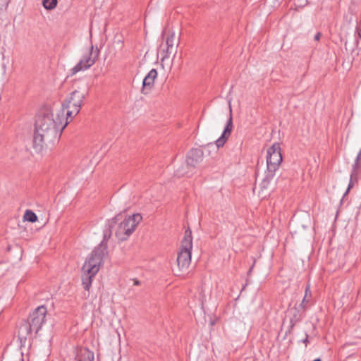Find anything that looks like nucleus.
<instances>
[{
	"label": "nucleus",
	"mask_w": 361,
	"mask_h": 361,
	"mask_svg": "<svg viewBox=\"0 0 361 361\" xmlns=\"http://www.w3.org/2000/svg\"><path fill=\"white\" fill-rule=\"evenodd\" d=\"M68 123L67 121L63 125L58 123L52 114L39 115L35 121L33 136V148L35 152H42L49 143L56 140Z\"/></svg>",
	"instance_id": "f257e3e1"
},
{
	"label": "nucleus",
	"mask_w": 361,
	"mask_h": 361,
	"mask_svg": "<svg viewBox=\"0 0 361 361\" xmlns=\"http://www.w3.org/2000/svg\"><path fill=\"white\" fill-rule=\"evenodd\" d=\"M107 248V245L104 242L100 243L85 260L82 267V271L97 274L103 264L104 257L108 254Z\"/></svg>",
	"instance_id": "f03ea898"
},
{
	"label": "nucleus",
	"mask_w": 361,
	"mask_h": 361,
	"mask_svg": "<svg viewBox=\"0 0 361 361\" xmlns=\"http://www.w3.org/2000/svg\"><path fill=\"white\" fill-rule=\"evenodd\" d=\"M85 91L76 90L73 91L68 98H67L62 104L63 109L66 110V121L75 116L80 110L81 105L85 97Z\"/></svg>",
	"instance_id": "7ed1b4c3"
},
{
	"label": "nucleus",
	"mask_w": 361,
	"mask_h": 361,
	"mask_svg": "<svg viewBox=\"0 0 361 361\" xmlns=\"http://www.w3.org/2000/svg\"><path fill=\"white\" fill-rule=\"evenodd\" d=\"M192 248V237L190 230L186 231L181 242L180 250L177 256V264L180 271H185L191 262V250Z\"/></svg>",
	"instance_id": "20e7f679"
},
{
	"label": "nucleus",
	"mask_w": 361,
	"mask_h": 361,
	"mask_svg": "<svg viewBox=\"0 0 361 361\" xmlns=\"http://www.w3.org/2000/svg\"><path fill=\"white\" fill-rule=\"evenodd\" d=\"M142 217L140 214H133L126 218L117 226L115 235L120 240H126L135 231Z\"/></svg>",
	"instance_id": "39448f33"
},
{
	"label": "nucleus",
	"mask_w": 361,
	"mask_h": 361,
	"mask_svg": "<svg viewBox=\"0 0 361 361\" xmlns=\"http://www.w3.org/2000/svg\"><path fill=\"white\" fill-rule=\"evenodd\" d=\"M98 54L99 50L94 51V47L92 45L83 54L79 62L71 69V75H73L80 71L90 68L95 63Z\"/></svg>",
	"instance_id": "423d86ee"
},
{
	"label": "nucleus",
	"mask_w": 361,
	"mask_h": 361,
	"mask_svg": "<svg viewBox=\"0 0 361 361\" xmlns=\"http://www.w3.org/2000/svg\"><path fill=\"white\" fill-rule=\"evenodd\" d=\"M282 160L283 158L280 144L275 142L267 149V171L275 173L281 164Z\"/></svg>",
	"instance_id": "0eeeda50"
},
{
	"label": "nucleus",
	"mask_w": 361,
	"mask_h": 361,
	"mask_svg": "<svg viewBox=\"0 0 361 361\" xmlns=\"http://www.w3.org/2000/svg\"><path fill=\"white\" fill-rule=\"evenodd\" d=\"M47 313V307L44 305H41L37 307L28 317L27 321L34 330L35 334H38L43 324L46 322Z\"/></svg>",
	"instance_id": "6e6552de"
},
{
	"label": "nucleus",
	"mask_w": 361,
	"mask_h": 361,
	"mask_svg": "<svg viewBox=\"0 0 361 361\" xmlns=\"http://www.w3.org/2000/svg\"><path fill=\"white\" fill-rule=\"evenodd\" d=\"M204 152L201 149H192L187 155L186 163L190 167L195 168L203 161Z\"/></svg>",
	"instance_id": "1a4fd4ad"
},
{
	"label": "nucleus",
	"mask_w": 361,
	"mask_h": 361,
	"mask_svg": "<svg viewBox=\"0 0 361 361\" xmlns=\"http://www.w3.org/2000/svg\"><path fill=\"white\" fill-rule=\"evenodd\" d=\"M157 77V71L156 69H152L148 74L145 77L142 82V87L141 92L143 94H147L153 88L154 85V80Z\"/></svg>",
	"instance_id": "9d476101"
},
{
	"label": "nucleus",
	"mask_w": 361,
	"mask_h": 361,
	"mask_svg": "<svg viewBox=\"0 0 361 361\" xmlns=\"http://www.w3.org/2000/svg\"><path fill=\"white\" fill-rule=\"evenodd\" d=\"M275 173H271L269 171L265 172L264 178L262 179V182L259 183V195L262 197H265L270 192L269 190V186L270 185L271 181L274 177Z\"/></svg>",
	"instance_id": "9b49d317"
},
{
	"label": "nucleus",
	"mask_w": 361,
	"mask_h": 361,
	"mask_svg": "<svg viewBox=\"0 0 361 361\" xmlns=\"http://www.w3.org/2000/svg\"><path fill=\"white\" fill-rule=\"evenodd\" d=\"M232 129H233V121H232V115L231 113L230 117L227 121L226 126L224 128V130L221 136L216 141V145L218 148L224 146L226 141L228 140V137L230 136Z\"/></svg>",
	"instance_id": "f8f14e48"
},
{
	"label": "nucleus",
	"mask_w": 361,
	"mask_h": 361,
	"mask_svg": "<svg viewBox=\"0 0 361 361\" xmlns=\"http://www.w3.org/2000/svg\"><path fill=\"white\" fill-rule=\"evenodd\" d=\"M34 330L27 320L24 321L19 326L18 337L20 342L25 341L27 336L30 335Z\"/></svg>",
	"instance_id": "ddd939ff"
},
{
	"label": "nucleus",
	"mask_w": 361,
	"mask_h": 361,
	"mask_svg": "<svg viewBox=\"0 0 361 361\" xmlns=\"http://www.w3.org/2000/svg\"><path fill=\"white\" fill-rule=\"evenodd\" d=\"M77 361H94V353L87 348H80L75 357Z\"/></svg>",
	"instance_id": "4468645a"
},
{
	"label": "nucleus",
	"mask_w": 361,
	"mask_h": 361,
	"mask_svg": "<svg viewBox=\"0 0 361 361\" xmlns=\"http://www.w3.org/2000/svg\"><path fill=\"white\" fill-rule=\"evenodd\" d=\"M311 298H312V293H311V290H310V286L307 285V286L305 287V290L304 298H303L300 305H299V307L302 310H303V312H305L306 310L308 308Z\"/></svg>",
	"instance_id": "2eb2a0df"
},
{
	"label": "nucleus",
	"mask_w": 361,
	"mask_h": 361,
	"mask_svg": "<svg viewBox=\"0 0 361 361\" xmlns=\"http://www.w3.org/2000/svg\"><path fill=\"white\" fill-rule=\"evenodd\" d=\"M116 217L109 221L104 231V237L101 243H104L107 245V240L111 238L112 234V228L116 224Z\"/></svg>",
	"instance_id": "dca6fc26"
},
{
	"label": "nucleus",
	"mask_w": 361,
	"mask_h": 361,
	"mask_svg": "<svg viewBox=\"0 0 361 361\" xmlns=\"http://www.w3.org/2000/svg\"><path fill=\"white\" fill-rule=\"evenodd\" d=\"M304 316H305V312H303V310H302L301 309L297 310V308L295 307L293 317L290 319V329H293V327L302 319Z\"/></svg>",
	"instance_id": "f3484780"
},
{
	"label": "nucleus",
	"mask_w": 361,
	"mask_h": 361,
	"mask_svg": "<svg viewBox=\"0 0 361 361\" xmlns=\"http://www.w3.org/2000/svg\"><path fill=\"white\" fill-rule=\"evenodd\" d=\"M97 274L88 273L87 271H82V282L83 288L85 290H89L92 285V279Z\"/></svg>",
	"instance_id": "a211bd4d"
},
{
	"label": "nucleus",
	"mask_w": 361,
	"mask_h": 361,
	"mask_svg": "<svg viewBox=\"0 0 361 361\" xmlns=\"http://www.w3.org/2000/svg\"><path fill=\"white\" fill-rule=\"evenodd\" d=\"M174 41H175L174 32L168 34L166 39V43L167 45V48H166L167 55L166 56L172 54L173 49Z\"/></svg>",
	"instance_id": "6ab92c4d"
},
{
	"label": "nucleus",
	"mask_w": 361,
	"mask_h": 361,
	"mask_svg": "<svg viewBox=\"0 0 361 361\" xmlns=\"http://www.w3.org/2000/svg\"><path fill=\"white\" fill-rule=\"evenodd\" d=\"M23 219L25 221H27L31 223H34L37 221V216L35 213L29 209L25 211Z\"/></svg>",
	"instance_id": "aec40b11"
},
{
	"label": "nucleus",
	"mask_w": 361,
	"mask_h": 361,
	"mask_svg": "<svg viewBox=\"0 0 361 361\" xmlns=\"http://www.w3.org/2000/svg\"><path fill=\"white\" fill-rule=\"evenodd\" d=\"M43 6L47 10L54 9L57 5V0H43Z\"/></svg>",
	"instance_id": "412c9836"
},
{
	"label": "nucleus",
	"mask_w": 361,
	"mask_h": 361,
	"mask_svg": "<svg viewBox=\"0 0 361 361\" xmlns=\"http://www.w3.org/2000/svg\"><path fill=\"white\" fill-rule=\"evenodd\" d=\"M360 168V161H357V159H355V164L353 166V171H352V173L350 175V177L351 178H353V177L354 176H356L358 173V169Z\"/></svg>",
	"instance_id": "4be33fe9"
},
{
	"label": "nucleus",
	"mask_w": 361,
	"mask_h": 361,
	"mask_svg": "<svg viewBox=\"0 0 361 361\" xmlns=\"http://www.w3.org/2000/svg\"><path fill=\"white\" fill-rule=\"evenodd\" d=\"M10 2V0H0V8H6L8 4Z\"/></svg>",
	"instance_id": "5701e85b"
},
{
	"label": "nucleus",
	"mask_w": 361,
	"mask_h": 361,
	"mask_svg": "<svg viewBox=\"0 0 361 361\" xmlns=\"http://www.w3.org/2000/svg\"><path fill=\"white\" fill-rule=\"evenodd\" d=\"M356 31L359 37L361 39V20L360 23L356 27Z\"/></svg>",
	"instance_id": "b1692460"
},
{
	"label": "nucleus",
	"mask_w": 361,
	"mask_h": 361,
	"mask_svg": "<svg viewBox=\"0 0 361 361\" xmlns=\"http://www.w3.org/2000/svg\"><path fill=\"white\" fill-rule=\"evenodd\" d=\"M322 37V33L321 32H317L315 35H314V40L316 41H319L320 39Z\"/></svg>",
	"instance_id": "393cba45"
},
{
	"label": "nucleus",
	"mask_w": 361,
	"mask_h": 361,
	"mask_svg": "<svg viewBox=\"0 0 361 361\" xmlns=\"http://www.w3.org/2000/svg\"><path fill=\"white\" fill-rule=\"evenodd\" d=\"M356 159H357V161H361V149H360V152L357 154Z\"/></svg>",
	"instance_id": "a878e982"
},
{
	"label": "nucleus",
	"mask_w": 361,
	"mask_h": 361,
	"mask_svg": "<svg viewBox=\"0 0 361 361\" xmlns=\"http://www.w3.org/2000/svg\"><path fill=\"white\" fill-rule=\"evenodd\" d=\"M353 181H352V178H350V183L348 184L347 192H348V190L353 187Z\"/></svg>",
	"instance_id": "bb28decb"
},
{
	"label": "nucleus",
	"mask_w": 361,
	"mask_h": 361,
	"mask_svg": "<svg viewBox=\"0 0 361 361\" xmlns=\"http://www.w3.org/2000/svg\"><path fill=\"white\" fill-rule=\"evenodd\" d=\"M303 342H304L305 343H307L308 342L307 336L306 337V338H305V339H304V340H303Z\"/></svg>",
	"instance_id": "cd10ccee"
},
{
	"label": "nucleus",
	"mask_w": 361,
	"mask_h": 361,
	"mask_svg": "<svg viewBox=\"0 0 361 361\" xmlns=\"http://www.w3.org/2000/svg\"><path fill=\"white\" fill-rule=\"evenodd\" d=\"M313 361H322L320 358H317L315 360H314Z\"/></svg>",
	"instance_id": "c85d7f7f"
}]
</instances>
